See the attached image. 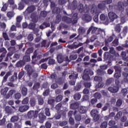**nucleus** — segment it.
<instances>
[{
	"mask_svg": "<svg viewBox=\"0 0 128 128\" xmlns=\"http://www.w3.org/2000/svg\"><path fill=\"white\" fill-rule=\"evenodd\" d=\"M118 10L120 12V18L121 22L124 23L126 20V16H128V0L124 3L119 2L118 3Z\"/></svg>",
	"mask_w": 128,
	"mask_h": 128,
	"instance_id": "f257e3e1",
	"label": "nucleus"
},
{
	"mask_svg": "<svg viewBox=\"0 0 128 128\" xmlns=\"http://www.w3.org/2000/svg\"><path fill=\"white\" fill-rule=\"evenodd\" d=\"M90 12L93 16H95L94 18V22H98V14H100V10L98 9L96 4H92Z\"/></svg>",
	"mask_w": 128,
	"mask_h": 128,
	"instance_id": "f03ea898",
	"label": "nucleus"
},
{
	"mask_svg": "<svg viewBox=\"0 0 128 128\" xmlns=\"http://www.w3.org/2000/svg\"><path fill=\"white\" fill-rule=\"evenodd\" d=\"M92 4H86L84 7V4H80L78 7V10H79L80 12H90V10H92Z\"/></svg>",
	"mask_w": 128,
	"mask_h": 128,
	"instance_id": "7ed1b4c3",
	"label": "nucleus"
},
{
	"mask_svg": "<svg viewBox=\"0 0 128 128\" xmlns=\"http://www.w3.org/2000/svg\"><path fill=\"white\" fill-rule=\"evenodd\" d=\"M25 70L28 72V74L30 76H32L33 78H37L38 72L34 70L33 67L30 66V65H26L25 66Z\"/></svg>",
	"mask_w": 128,
	"mask_h": 128,
	"instance_id": "20e7f679",
	"label": "nucleus"
},
{
	"mask_svg": "<svg viewBox=\"0 0 128 128\" xmlns=\"http://www.w3.org/2000/svg\"><path fill=\"white\" fill-rule=\"evenodd\" d=\"M76 18H78V13H75L74 14L72 19L64 16L62 18V20L68 24H70L72 22V20H74V22H76Z\"/></svg>",
	"mask_w": 128,
	"mask_h": 128,
	"instance_id": "39448f33",
	"label": "nucleus"
},
{
	"mask_svg": "<svg viewBox=\"0 0 128 128\" xmlns=\"http://www.w3.org/2000/svg\"><path fill=\"white\" fill-rule=\"evenodd\" d=\"M36 10V6H32L28 7L25 12H24V16H28L30 12H32Z\"/></svg>",
	"mask_w": 128,
	"mask_h": 128,
	"instance_id": "423d86ee",
	"label": "nucleus"
},
{
	"mask_svg": "<svg viewBox=\"0 0 128 128\" xmlns=\"http://www.w3.org/2000/svg\"><path fill=\"white\" fill-rule=\"evenodd\" d=\"M82 20L86 22H90L92 20V18L90 14H84L82 16Z\"/></svg>",
	"mask_w": 128,
	"mask_h": 128,
	"instance_id": "0eeeda50",
	"label": "nucleus"
},
{
	"mask_svg": "<svg viewBox=\"0 0 128 128\" xmlns=\"http://www.w3.org/2000/svg\"><path fill=\"white\" fill-rule=\"evenodd\" d=\"M0 52H2V54L0 56V62H2L4 58L6 57L8 51L4 48H0Z\"/></svg>",
	"mask_w": 128,
	"mask_h": 128,
	"instance_id": "6e6552de",
	"label": "nucleus"
},
{
	"mask_svg": "<svg viewBox=\"0 0 128 128\" xmlns=\"http://www.w3.org/2000/svg\"><path fill=\"white\" fill-rule=\"evenodd\" d=\"M108 18L111 22H114V20L118 18V16L114 12H110L108 14Z\"/></svg>",
	"mask_w": 128,
	"mask_h": 128,
	"instance_id": "1a4fd4ad",
	"label": "nucleus"
},
{
	"mask_svg": "<svg viewBox=\"0 0 128 128\" xmlns=\"http://www.w3.org/2000/svg\"><path fill=\"white\" fill-rule=\"evenodd\" d=\"M30 108V106L28 105L22 106L19 108L18 110L20 112H26Z\"/></svg>",
	"mask_w": 128,
	"mask_h": 128,
	"instance_id": "9d476101",
	"label": "nucleus"
},
{
	"mask_svg": "<svg viewBox=\"0 0 128 128\" xmlns=\"http://www.w3.org/2000/svg\"><path fill=\"white\" fill-rule=\"evenodd\" d=\"M78 110L80 114H86L88 112V107L81 106L80 107Z\"/></svg>",
	"mask_w": 128,
	"mask_h": 128,
	"instance_id": "9b49d317",
	"label": "nucleus"
},
{
	"mask_svg": "<svg viewBox=\"0 0 128 128\" xmlns=\"http://www.w3.org/2000/svg\"><path fill=\"white\" fill-rule=\"evenodd\" d=\"M38 118L39 122L43 124L44 122V120H46V116L44 115V113H40L38 116Z\"/></svg>",
	"mask_w": 128,
	"mask_h": 128,
	"instance_id": "f8f14e48",
	"label": "nucleus"
},
{
	"mask_svg": "<svg viewBox=\"0 0 128 128\" xmlns=\"http://www.w3.org/2000/svg\"><path fill=\"white\" fill-rule=\"evenodd\" d=\"M108 90L111 92H118V86H114L113 88L110 87Z\"/></svg>",
	"mask_w": 128,
	"mask_h": 128,
	"instance_id": "ddd939ff",
	"label": "nucleus"
},
{
	"mask_svg": "<svg viewBox=\"0 0 128 128\" xmlns=\"http://www.w3.org/2000/svg\"><path fill=\"white\" fill-rule=\"evenodd\" d=\"M121 56H122L124 60L126 62H128V57L126 56V52H122L121 54Z\"/></svg>",
	"mask_w": 128,
	"mask_h": 128,
	"instance_id": "4468645a",
	"label": "nucleus"
},
{
	"mask_svg": "<svg viewBox=\"0 0 128 128\" xmlns=\"http://www.w3.org/2000/svg\"><path fill=\"white\" fill-rule=\"evenodd\" d=\"M28 118H32L34 116V111L30 110L28 113Z\"/></svg>",
	"mask_w": 128,
	"mask_h": 128,
	"instance_id": "2eb2a0df",
	"label": "nucleus"
},
{
	"mask_svg": "<svg viewBox=\"0 0 128 128\" xmlns=\"http://www.w3.org/2000/svg\"><path fill=\"white\" fill-rule=\"evenodd\" d=\"M14 14H14V12H8L6 14V16L8 18H14Z\"/></svg>",
	"mask_w": 128,
	"mask_h": 128,
	"instance_id": "dca6fc26",
	"label": "nucleus"
},
{
	"mask_svg": "<svg viewBox=\"0 0 128 128\" xmlns=\"http://www.w3.org/2000/svg\"><path fill=\"white\" fill-rule=\"evenodd\" d=\"M50 24L49 23H44L43 24H42L41 26H40V28L41 30H44V28H48V26H50Z\"/></svg>",
	"mask_w": 128,
	"mask_h": 128,
	"instance_id": "f3484780",
	"label": "nucleus"
},
{
	"mask_svg": "<svg viewBox=\"0 0 128 128\" xmlns=\"http://www.w3.org/2000/svg\"><path fill=\"white\" fill-rule=\"evenodd\" d=\"M92 116H94L98 115V111L96 109L92 110L91 112Z\"/></svg>",
	"mask_w": 128,
	"mask_h": 128,
	"instance_id": "a211bd4d",
	"label": "nucleus"
},
{
	"mask_svg": "<svg viewBox=\"0 0 128 128\" xmlns=\"http://www.w3.org/2000/svg\"><path fill=\"white\" fill-rule=\"evenodd\" d=\"M31 18L33 22H38V17H36V14H32Z\"/></svg>",
	"mask_w": 128,
	"mask_h": 128,
	"instance_id": "6ab92c4d",
	"label": "nucleus"
},
{
	"mask_svg": "<svg viewBox=\"0 0 128 128\" xmlns=\"http://www.w3.org/2000/svg\"><path fill=\"white\" fill-rule=\"evenodd\" d=\"M22 17L20 16H18L16 18L17 22H18V24H16V26H18V27L20 26V22H22Z\"/></svg>",
	"mask_w": 128,
	"mask_h": 128,
	"instance_id": "aec40b11",
	"label": "nucleus"
},
{
	"mask_svg": "<svg viewBox=\"0 0 128 128\" xmlns=\"http://www.w3.org/2000/svg\"><path fill=\"white\" fill-rule=\"evenodd\" d=\"M22 96H26L28 94V88L26 87H23L22 89Z\"/></svg>",
	"mask_w": 128,
	"mask_h": 128,
	"instance_id": "412c9836",
	"label": "nucleus"
},
{
	"mask_svg": "<svg viewBox=\"0 0 128 128\" xmlns=\"http://www.w3.org/2000/svg\"><path fill=\"white\" fill-rule=\"evenodd\" d=\"M76 114H78V111H76L74 112V116H75V120H80L82 118V116H80V115H76Z\"/></svg>",
	"mask_w": 128,
	"mask_h": 128,
	"instance_id": "4be33fe9",
	"label": "nucleus"
},
{
	"mask_svg": "<svg viewBox=\"0 0 128 128\" xmlns=\"http://www.w3.org/2000/svg\"><path fill=\"white\" fill-rule=\"evenodd\" d=\"M122 112H118L116 115V116L114 118L116 120H120V118H122Z\"/></svg>",
	"mask_w": 128,
	"mask_h": 128,
	"instance_id": "5701e85b",
	"label": "nucleus"
},
{
	"mask_svg": "<svg viewBox=\"0 0 128 128\" xmlns=\"http://www.w3.org/2000/svg\"><path fill=\"white\" fill-rule=\"evenodd\" d=\"M80 98H82V96L80 94V93H76L74 95V98L76 100H80Z\"/></svg>",
	"mask_w": 128,
	"mask_h": 128,
	"instance_id": "b1692460",
	"label": "nucleus"
},
{
	"mask_svg": "<svg viewBox=\"0 0 128 128\" xmlns=\"http://www.w3.org/2000/svg\"><path fill=\"white\" fill-rule=\"evenodd\" d=\"M5 110L8 114H12V108H10V107L8 106H6L5 108Z\"/></svg>",
	"mask_w": 128,
	"mask_h": 128,
	"instance_id": "393cba45",
	"label": "nucleus"
},
{
	"mask_svg": "<svg viewBox=\"0 0 128 128\" xmlns=\"http://www.w3.org/2000/svg\"><path fill=\"white\" fill-rule=\"evenodd\" d=\"M57 60L60 64L64 62V58H62V56L59 55L57 56Z\"/></svg>",
	"mask_w": 128,
	"mask_h": 128,
	"instance_id": "a878e982",
	"label": "nucleus"
},
{
	"mask_svg": "<svg viewBox=\"0 0 128 128\" xmlns=\"http://www.w3.org/2000/svg\"><path fill=\"white\" fill-rule=\"evenodd\" d=\"M100 18V20L102 22H104V20H106V16L104 14H101Z\"/></svg>",
	"mask_w": 128,
	"mask_h": 128,
	"instance_id": "bb28decb",
	"label": "nucleus"
},
{
	"mask_svg": "<svg viewBox=\"0 0 128 128\" xmlns=\"http://www.w3.org/2000/svg\"><path fill=\"white\" fill-rule=\"evenodd\" d=\"M78 74H72V75H70V76H69V78H70V80H76V78H78Z\"/></svg>",
	"mask_w": 128,
	"mask_h": 128,
	"instance_id": "cd10ccee",
	"label": "nucleus"
},
{
	"mask_svg": "<svg viewBox=\"0 0 128 128\" xmlns=\"http://www.w3.org/2000/svg\"><path fill=\"white\" fill-rule=\"evenodd\" d=\"M16 92V90H10L8 93V96H7V98H10Z\"/></svg>",
	"mask_w": 128,
	"mask_h": 128,
	"instance_id": "c85d7f7f",
	"label": "nucleus"
},
{
	"mask_svg": "<svg viewBox=\"0 0 128 128\" xmlns=\"http://www.w3.org/2000/svg\"><path fill=\"white\" fill-rule=\"evenodd\" d=\"M10 120L12 122H18V116H14L11 118Z\"/></svg>",
	"mask_w": 128,
	"mask_h": 128,
	"instance_id": "c756f323",
	"label": "nucleus"
},
{
	"mask_svg": "<svg viewBox=\"0 0 128 128\" xmlns=\"http://www.w3.org/2000/svg\"><path fill=\"white\" fill-rule=\"evenodd\" d=\"M90 30H92V32L94 34V32H96V30H98V29L94 27H91L88 30V34H90Z\"/></svg>",
	"mask_w": 128,
	"mask_h": 128,
	"instance_id": "7c9ffc66",
	"label": "nucleus"
},
{
	"mask_svg": "<svg viewBox=\"0 0 128 128\" xmlns=\"http://www.w3.org/2000/svg\"><path fill=\"white\" fill-rule=\"evenodd\" d=\"M52 12L54 14H60V9L58 8H54Z\"/></svg>",
	"mask_w": 128,
	"mask_h": 128,
	"instance_id": "2f4dec72",
	"label": "nucleus"
},
{
	"mask_svg": "<svg viewBox=\"0 0 128 128\" xmlns=\"http://www.w3.org/2000/svg\"><path fill=\"white\" fill-rule=\"evenodd\" d=\"M104 4H99L98 5V8H100V10H104L105 6Z\"/></svg>",
	"mask_w": 128,
	"mask_h": 128,
	"instance_id": "473e14b6",
	"label": "nucleus"
},
{
	"mask_svg": "<svg viewBox=\"0 0 128 128\" xmlns=\"http://www.w3.org/2000/svg\"><path fill=\"white\" fill-rule=\"evenodd\" d=\"M30 104L32 106H36V99L32 98L30 100Z\"/></svg>",
	"mask_w": 128,
	"mask_h": 128,
	"instance_id": "72a5a7b5",
	"label": "nucleus"
},
{
	"mask_svg": "<svg viewBox=\"0 0 128 128\" xmlns=\"http://www.w3.org/2000/svg\"><path fill=\"white\" fill-rule=\"evenodd\" d=\"M22 104H28V98H26L22 100Z\"/></svg>",
	"mask_w": 128,
	"mask_h": 128,
	"instance_id": "f704fd0d",
	"label": "nucleus"
},
{
	"mask_svg": "<svg viewBox=\"0 0 128 128\" xmlns=\"http://www.w3.org/2000/svg\"><path fill=\"white\" fill-rule=\"evenodd\" d=\"M128 26H125L123 28V34H124V36H126V34H128Z\"/></svg>",
	"mask_w": 128,
	"mask_h": 128,
	"instance_id": "c9c22d12",
	"label": "nucleus"
},
{
	"mask_svg": "<svg viewBox=\"0 0 128 128\" xmlns=\"http://www.w3.org/2000/svg\"><path fill=\"white\" fill-rule=\"evenodd\" d=\"M45 114L47 116H50V108H46Z\"/></svg>",
	"mask_w": 128,
	"mask_h": 128,
	"instance_id": "e433bc0d",
	"label": "nucleus"
},
{
	"mask_svg": "<svg viewBox=\"0 0 128 128\" xmlns=\"http://www.w3.org/2000/svg\"><path fill=\"white\" fill-rule=\"evenodd\" d=\"M28 28H30V30H33L34 28H36V24L30 23L28 25Z\"/></svg>",
	"mask_w": 128,
	"mask_h": 128,
	"instance_id": "4c0bfd02",
	"label": "nucleus"
},
{
	"mask_svg": "<svg viewBox=\"0 0 128 128\" xmlns=\"http://www.w3.org/2000/svg\"><path fill=\"white\" fill-rule=\"evenodd\" d=\"M94 80H96V82H102V77L98 76H96L94 78Z\"/></svg>",
	"mask_w": 128,
	"mask_h": 128,
	"instance_id": "58836bf2",
	"label": "nucleus"
},
{
	"mask_svg": "<svg viewBox=\"0 0 128 128\" xmlns=\"http://www.w3.org/2000/svg\"><path fill=\"white\" fill-rule=\"evenodd\" d=\"M62 100V95H58L56 97V102H60Z\"/></svg>",
	"mask_w": 128,
	"mask_h": 128,
	"instance_id": "ea45409f",
	"label": "nucleus"
},
{
	"mask_svg": "<svg viewBox=\"0 0 128 128\" xmlns=\"http://www.w3.org/2000/svg\"><path fill=\"white\" fill-rule=\"evenodd\" d=\"M92 118H93V120L94 122H96L100 120V116L98 115H94V116H92Z\"/></svg>",
	"mask_w": 128,
	"mask_h": 128,
	"instance_id": "a19ab883",
	"label": "nucleus"
},
{
	"mask_svg": "<svg viewBox=\"0 0 128 128\" xmlns=\"http://www.w3.org/2000/svg\"><path fill=\"white\" fill-rule=\"evenodd\" d=\"M120 25L117 24L115 28V30H116V32H120Z\"/></svg>",
	"mask_w": 128,
	"mask_h": 128,
	"instance_id": "79ce46f5",
	"label": "nucleus"
},
{
	"mask_svg": "<svg viewBox=\"0 0 128 128\" xmlns=\"http://www.w3.org/2000/svg\"><path fill=\"white\" fill-rule=\"evenodd\" d=\"M122 94L123 96H126L128 94V90L126 88H124L122 90Z\"/></svg>",
	"mask_w": 128,
	"mask_h": 128,
	"instance_id": "37998d69",
	"label": "nucleus"
},
{
	"mask_svg": "<svg viewBox=\"0 0 128 128\" xmlns=\"http://www.w3.org/2000/svg\"><path fill=\"white\" fill-rule=\"evenodd\" d=\"M82 78L85 80H90V76L88 74H84Z\"/></svg>",
	"mask_w": 128,
	"mask_h": 128,
	"instance_id": "c03bdc74",
	"label": "nucleus"
},
{
	"mask_svg": "<svg viewBox=\"0 0 128 128\" xmlns=\"http://www.w3.org/2000/svg\"><path fill=\"white\" fill-rule=\"evenodd\" d=\"M96 88H102L104 86V83L102 82H100L98 84L96 85Z\"/></svg>",
	"mask_w": 128,
	"mask_h": 128,
	"instance_id": "a18cd8bd",
	"label": "nucleus"
},
{
	"mask_svg": "<svg viewBox=\"0 0 128 128\" xmlns=\"http://www.w3.org/2000/svg\"><path fill=\"white\" fill-rule=\"evenodd\" d=\"M103 4H112V0H106L102 2Z\"/></svg>",
	"mask_w": 128,
	"mask_h": 128,
	"instance_id": "49530a36",
	"label": "nucleus"
},
{
	"mask_svg": "<svg viewBox=\"0 0 128 128\" xmlns=\"http://www.w3.org/2000/svg\"><path fill=\"white\" fill-rule=\"evenodd\" d=\"M38 104H44V100L42 99V97H40V96L38 97Z\"/></svg>",
	"mask_w": 128,
	"mask_h": 128,
	"instance_id": "de8ad7c7",
	"label": "nucleus"
},
{
	"mask_svg": "<svg viewBox=\"0 0 128 128\" xmlns=\"http://www.w3.org/2000/svg\"><path fill=\"white\" fill-rule=\"evenodd\" d=\"M113 81L114 79L112 78H110L106 81V84H112Z\"/></svg>",
	"mask_w": 128,
	"mask_h": 128,
	"instance_id": "09e8293b",
	"label": "nucleus"
},
{
	"mask_svg": "<svg viewBox=\"0 0 128 128\" xmlns=\"http://www.w3.org/2000/svg\"><path fill=\"white\" fill-rule=\"evenodd\" d=\"M1 10L2 12H6L8 10V5L4 4Z\"/></svg>",
	"mask_w": 128,
	"mask_h": 128,
	"instance_id": "8fccbe9b",
	"label": "nucleus"
},
{
	"mask_svg": "<svg viewBox=\"0 0 128 128\" xmlns=\"http://www.w3.org/2000/svg\"><path fill=\"white\" fill-rule=\"evenodd\" d=\"M108 126V122H104L100 126L101 128H106Z\"/></svg>",
	"mask_w": 128,
	"mask_h": 128,
	"instance_id": "3c124183",
	"label": "nucleus"
},
{
	"mask_svg": "<svg viewBox=\"0 0 128 128\" xmlns=\"http://www.w3.org/2000/svg\"><path fill=\"white\" fill-rule=\"evenodd\" d=\"M28 40H29L30 42H32L34 40V36L32 34H30L28 36Z\"/></svg>",
	"mask_w": 128,
	"mask_h": 128,
	"instance_id": "603ef678",
	"label": "nucleus"
},
{
	"mask_svg": "<svg viewBox=\"0 0 128 128\" xmlns=\"http://www.w3.org/2000/svg\"><path fill=\"white\" fill-rule=\"evenodd\" d=\"M34 90H38L40 88V84L39 83H36L33 87Z\"/></svg>",
	"mask_w": 128,
	"mask_h": 128,
	"instance_id": "864d4df0",
	"label": "nucleus"
},
{
	"mask_svg": "<svg viewBox=\"0 0 128 128\" xmlns=\"http://www.w3.org/2000/svg\"><path fill=\"white\" fill-rule=\"evenodd\" d=\"M24 76V72H20L18 75L19 80H21V78H22V76Z\"/></svg>",
	"mask_w": 128,
	"mask_h": 128,
	"instance_id": "5fc2aeb1",
	"label": "nucleus"
},
{
	"mask_svg": "<svg viewBox=\"0 0 128 128\" xmlns=\"http://www.w3.org/2000/svg\"><path fill=\"white\" fill-rule=\"evenodd\" d=\"M3 37L5 40H8V36L6 32L3 33Z\"/></svg>",
	"mask_w": 128,
	"mask_h": 128,
	"instance_id": "6e6d98bb",
	"label": "nucleus"
},
{
	"mask_svg": "<svg viewBox=\"0 0 128 128\" xmlns=\"http://www.w3.org/2000/svg\"><path fill=\"white\" fill-rule=\"evenodd\" d=\"M45 126L46 128H52V124L50 122H47L45 124Z\"/></svg>",
	"mask_w": 128,
	"mask_h": 128,
	"instance_id": "4d7b16f0",
	"label": "nucleus"
},
{
	"mask_svg": "<svg viewBox=\"0 0 128 128\" xmlns=\"http://www.w3.org/2000/svg\"><path fill=\"white\" fill-rule=\"evenodd\" d=\"M24 8V4H22V2H20L18 4V10H22Z\"/></svg>",
	"mask_w": 128,
	"mask_h": 128,
	"instance_id": "13d9d810",
	"label": "nucleus"
},
{
	"mask_svg": "<svg viewBox=\"0 0 128 128\" xmlns=\"http://www.w3.org/2000/svg\"><path fill=\"white\" fill-rule=\"evenodd\" d=\"M120 76H122V74H120V72H116L114 75V78H119Z\"/></svg>",
	"mask_w": 128,
	"mask_h": 128,
	"instance_id": "bf43d9fd",
	"label": "nucleus"
},
{
	"mask_svg": "<svg viewBox=\"0 0 128 128\" xmlns=\"http://www.w3.org/2000/svg\"><path fill=\"white\" fill-rule=\"evenodd\" d=\"M22 96V95L20 93H17L15 94V98L16 100H20V97Z\"/></svg>",
	"mask_w": 128,
	"mask_h": 128,
	"instance_id": "052dcab7",
	"label": "nucleus"
},
{
	"mask_svg": "<svg viewBox=\"0 0 128 128\" xmlns=\"http://www.w3.org/2000/svg\"><path fill=\"white\" fill-rule=\"evenodd\" d=\"M69 122L70 124H74V120L72 118H70Z\"/></svg>",
	"mask_w": 128,
	"mask_h": 128,
	"instance_id": "680f3d73",
	"label": "nucleus"
},
{
	"mask_svg": "<svg viewBox=\"0 0 128 128\" xmlns=\"http://www.w3.org/2000/svg\"><path fill=\"white\" fill-rule=\"evenodd\" d=\"M40 16H43V18H46V12L42 11L40 12Z\"/></svg>",
	"mask_w": 128,
	"mask_h": 128,
	"instance_id": "e2e57ef3",
	"label": "nucleus"
},
{
	"mask_svg": "<svg viewBox=\"0 0 128 128\" xmlns=\"http://www.w3.org/2000/svg\"><path fill=\"white\" fill-rule=\"evenodd\" d=\"M1 66V68H7L8 67V64L6 62H3L0 64Z\"/></svg>",
	"mask_w": 128,
	"mask_h": 128,
	"instance_id": "0e129e2a",
	"label": "nucleus"
},
{
	"mask_svg": "<svg viewBox=\"0 0 128 128\" xmlns=\"http://www.w3.org/2000/svg\"><path fill=\"white\" fill-rule=\"evenodd\" d=\"M94 96L96 98H100V94L96 92L94 94Z\"/></svg>",
	"mask_w": 128,
	"mask_h": 128,
	"instance_id": "69168bd1",
	"label": "nucleus"
},
{
	"mask_svg": "<svg viewBox=\"0 0 128 128\" xmlns=\"http://www.w3.org/2000/svg\"><path fill=\"white\" fill-rule=\"evenodd\" d=\"M24 62H30V56H24Z\"/></svg>",
	"mask_w": 128,
	"mask_h": 128,
	"instance_id": "338daca9",
	"label": "nucleus"
},
{
	"mask_svg": "<svg viewBox=\"0 0 128 128\" xmlns=\"http://www.w3.org/2000/svg\"><path fill=\"white\" fill-rule=\"evenodd\" d=\"M0 26L2 28H6V24L4 22L2 23L0 22Z\"/></svg>",
	"mask_w": 128,
	"mask_h": 128,
	"instance_id": "774afa93",
	"label": "nucleus"
}]
</instances>
